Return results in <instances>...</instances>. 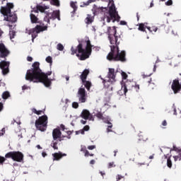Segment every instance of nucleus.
Segmentation results:
<instances>
[{
    "mask_svg": "<svg viewBox=\"0 0 181 181\" xmlns=\"http://www.w3.org/2000/svg\"><path fill=\"white\" fill-rule=\"evenodd\" d=\"M121 179H124V176H122L121 175H117L116 176V181H119V180H121Z\"/></svg>",
    "mask_w": 181,
    "mask_h": 181,
    "instance_id": "41",
    "label": "nucleus"
},
{
    "mask_svg": "<svg viewBox=\"0 0 181 181\" xmlns=\"http://www.w3.org/2000/svg\"><path fill=\"white\" fill-rule=\"evenodd\" d=\"M141 139L142 141H148V137H147L146 136H145L144 137H141Z\"/></svg>",
    "mask_w": 181,
    "mask_h": 181,
    "instance_id": "56",
    "label": "nucleus"
},
{
    "mask_svg": "<svg viewBox=\"0 0 181 181\" xmlns=\"http://www.w3.org/2000/svg\"><path fill=\"white\" fill-rule=\"evenodd\" d=\"M42 156L43 158H46V156H47V153H46V152H42Z\"/></svg>",
    "mask_w": 181,
    "mask_h": 181,
    "instance_id": "58",
    "label": "nucleus"
},
{
    "mask_svg": "<svg viewBox=\"0 0 181 181\" xmlns=\"http://www.w3.org/2000/svg\"><path fill=\"white\" fill-rule=\"evenodd\" d=\"M11 52L8 51L4 43H0V57L1 59H5V57H8Z\"/></svg>",
    "mask_w": 181,
    "mask_h": 181,
    "instance_id": "12",
    "label": "nucleus"
},
{
    "mask_svg": "<svg viewBox=\"0 0 181 181\" xmlns=\"http://www.w3.org/2000/svg\"><path fill=\"white\" fill-rule=\"evenodd\" d=\"M81 117L83 119H89V121H94V117L90 113V111L83 110L81 114Z\"/></svg>",
    "mask_w": 181,
    "mask_h": 181,
    "instance_id": "14",
    "label": "nucleus"
},
{
    "mask_svg": "<svg viewBox=\"0 0 181 181\" xmlns=\"http://www.w3.org/2000/svg\"><path fill=\"white\" fill-rule=\"evenodd\" d=\"M4 134H5V129H2L1 132H0V136H2V135H4Z\"/></svg>",
    "mask_w": 181,
    "mask_h": 181,
    "instance_id": "52",
    "label": "nucleus"
},
{
    "mask_svg": "<svg viewBox=\"0 0 181 181\" xmlns=\"http://www.w3.org/2000/svg\"><path fill=\"white\" fill-rule=\"evenodd\" d=\"M172 160L170 159V157H168L167 158V166L168 168H169L170 169L172 168Z\"/></svg>",
    "mask_w": 181,
    "mask_h": 181,
    "instance_id": "32",
    "label": "nucleus"
},
{
    "mask_svg": "<svg viewBox=\"0 0 181 181\" xmlns=\"http://www.w3.org/2000/svg\"><path fill=\"white\" fill-rule=\"evenodd\" d=\"M107 33L108 36H117V28H115V26H113L112 28L107 27Z\"/></svg>",
    "mask_w": 181,
    "mask_h": 181,
    "instance_id": "18",
    "label": "nucleus"
},
{
    "mask_svg": "<svg viewBox=\"0 0 181 181\" xmlns=\"http://www.w3.org/2000/svg\"><path fill=\"white\" fill-rule=\"evenodd\" d=\"M84 132H85L84 129H83L78 132H76V135H78V134H81L82 135H84Z\"/></svg>",
    "mask_w": 181,
    "mask_h": 181,
    "instance_id": "42",
    "label": "nucleus"
},
{
    "mask_svg": "<svg viewBox=\"0 0 181 181\" xmlns=\"http://www.w3.org/2000/svg\"><path fill=\"white\" fill-rule=\"evenodd\" d=\"M76 4V2H71V7L74 8L72 13H76V11H77V5Z\"/></svg>",
    "mask_w": 181,
    "mask_h": 181,
    "instance_id": "29",
    "label": "nucleus"
},
{
    "mask_svg": "<svg viewBox=\"0 0 181 181\" xmlns=\"http://www.w3.org/2000/svg\"><path fill=\"white\" fill-rule=\"evenodd\" d=\"M102 121H103V122H105V124H110L111 122H110V117L107 116V117H102Z\"/></svg>",
    "mask_w": 181,
    "mask_h": 181,
    "instance_id": "30",
    "label": "nucleus"
},
{
    "mask_svg": "<svg viewBox=\"0 0 181 181\" xmlns=\"http://www.w3.org/2000/svg\"><path fill=\"white\" fill-rule=\"evenodd\" d=\"M84 153H85L84 156H86V157L90 156V152H88V150H86Z\"/></svg>",
    "mask_w": 181,
    "mask_h": 181,
    "instance_id": "50",
    "label": "nucleus"
},
{
    "mask_svg": "<svg viewBox=\"0 0 181 181\" xmlns=\"http://www.w3.org/2000/svg\"><path fill=\"white\" fill-rule=\"evenodd\" d=\"M77 97L81 103H86L87 100V93L86 92V88H83V86L78 89Z\"/></svg>",
    "mask_w": 181,
    "mask_h": 181,
    "instance_id": "9",
    "label": "nucleus"
},
{
    "mask_svg": "<svg viewBox=\"0 0 181 181\" xmlns=\"http://www.w3.org/2000/svg\"><path fill=\"white\" fill-rule=\"evenodd\" d=\"M27 60L28 62H32L33 60V58L32 57H28Z\"/></svg>",
    "mask_w": 181,
    "mask_h": 181,
    "instance_id": "55",
    "label": "nucleus"
},
{
    "mask_svg": "<svg viewBox=\"0 0 181 181\" xmlns=\"http://www.w3.org/2000/svg\"><path fill=\"white\" fill-rule=\"evenodd\" d=\"M72 107H73V108H75V109L78 108V103L74 102V103H72Z\"/></svg>",
    "mask_w": 181,
    "mask_h": 181,
    "instance_id": "40",
    "label": "nucleus"
},
{
    "mask_svg": "<svg viewBox=\"0 0 181 181\" xmlns=\"http://www.w3.org/2000/svg\"><path fill=\"white\" fill-rule=\"evenodd\" d=\"M9 35L10 39H13V37H15V36L16 35V32H15L14 30H11L9 32Z\"/></svg>",
    "mask_w": 181,
    "mask_h": 181,
    "instance_id": "37",
    "label": "nucleus"
},
{
    "mask_svg": "<svg viewBox=\"0 0 181 181\" xmlns=\"http://www.w3.org/2000/svg\"><path fill=\"white\" fill-rule=\"evenodd\" d=\"M37 11L43 13V12H45L46 9H49V7H47V6L37 5Z\"/></svg>",
    "mask_w": 181,
    "mask_h": 181,
    "instance_id": "24",
    "label": "nucleus"
},
{
    "mask_svg": "<svg viewBox=\"0 0 181 181\" xmlns=\"http://www.w3.org/2000/svg\"><path fill=\"white\" fill-rule=\"evenodd\" d=\"M134 88L136 90V91H139V85L138 84H136L135 86H134Z\"/></svg>",
    "mask_w": 181,
    "mask_h": 181,
    "instance_id": "51",
    "label": "nucleus"
},
{
    "mask_svg": "<svg viewBox=\"0 0 181 181\" xmlns=\"http://www.w3.org/2000/svg\"><path fill=\"white\" fill-rule=\"evenodd\" d=\"M173 1L172 0H168L167 2H165V5L167 6H170V5H173Z\"/></svg>",
    "mask_w": 181,
    "mask_h": 181,
    "instance_id": "45",
    "label": "nucleus"
},
{
    "mask_svg": "<svg viewBox=\"0 0 181 181\" xmlns=\"http://www.w3.org/2000/svg\"><path fill=\"white\" fill-rule=\"evenodd\" d=\"M45 60L47 63H49V64H52V63H53V58H52V57L50 56H48Z\"/></svg>",
    "mask_w": 181,
    "mask_h": 181,
    "instance_id": "38",
    "label": "nucleus"
},
{
    "mask_svg": "<svg viewBox=\"0 0 181 181\" xmlns=\"http://www.w3.org/2000/svg\"><path fill=\"white\" fill-rule=\"evenodd\" d=\"M107 77L109 79L107 80V83H110V84H112L113 83H115V69L112 68H109V71L107 73Z\"/></svg>",
    "mask_w": 181,
    "mask_h": 181,
    "instance_id": "13",
    "label": "nucleus"
},
{
    "mask_svg": "<svg viewBox=\"0 0 181 181\" xmlns=\"http://www.w3.org/2000/svg\"><path fill=\"white\" fill-rule=\"evenodd\" d=\"M107 132H112V129L110 128H107Z\"/></svg>",
    "mask_w": 181,
    "mask_h": 181,
    "instance_id": "63",
    "label": "nucleus"
},
{
    "mask_svg": "<svg viewBox=\"0 0 181 181\" xmlns=\"http://www.w3.org/2000/svg\"><path fill=\"white\" fill-rule=\"evenodd\" d=\"M86 151H87V147H86L85 146H82L81 148V152H83V153H85Z\"/></svg>",
    "mask_w": 181,
    "mask_h": 181,
    "instance_id": "47",
    "label": "nucleus"
},
{
    "mask_svg": "<svg viewBox=\"0 0 181 181\" xmlns=\"http://www.w3.org/2000/svg\"><path fill=\"white\" fill-rule=\"evenodd\" d=\"M6 160V158H5V157L0 156V163L1 165H3L4 162H5Z\"/></svg>",
    "mask_w": 181,
    "mask_h": 181,
    "instance_id": "43",
    "label": "nucleus"
},
{
    "mask_svg": "<svg viewBox=\"0 0 181 181\" xmlns=\"http://www.w3.org/2000/svg\"><path fill=\"white\" fill-rule=\"evenodd\" d=\"M171 90H173L174 94H178L181 91V86L180 81H179V78H175L173 81L171 85Z\"/></svg>",
    "mask_w": 181,
    "mask_h": 181,
    "instance_id": "10",
    "label": "nucleus"
},
{
    "mask_svg": "<svg viewBox=\"0 0 181 181\" xmlns=\"http://www.w3.org/2000/svg\"><path fill=\"white\" fill-rule=\"evenodd\" d=\"M11 97V93L8 91H5L2 94V99L3 100H8Z\"/></svg>",
    "mask_w": 181,
    "mask_h": 181,
    "instance_id": "25",
    "label": "nucleus"
},
{
    "mask_svg": "<svg viewBox=\"0 0 181 181\" xmlns=\"http://www.w3.org/2000/svg\"><path fill=\"white\" fill-rule=\"evenodd\" d=\"M108 5H111L109 7V10L107 7H98L96 5H93L92 11L94 15H100H100H105V18H106L107 23H110L111 21H113V22H115V21H119L121 17L118 15V11H117L114 1L109 0Z\"/></svg>",
    "mask_w": 181,
    "mask_h": 181,
    "instance_id": "3",
    "label": "nucleus"
},
{
    "mask_svg": "<svg viewBox=\"0 0 181 181\" xmlns=\"http://www.w3.org/2000/svg\"><path fill=\"white\" fill-rule=\"evenodd\" d=\"M67 155L66 153H55L52 154V156L54 157L53 160H59V159H62L63 156H66Z\"/></svg>",
    "mask_w": 181,
    "mask_h": 181,
    "instance_id": "20",
    "label": "nucleus"
},
{
    "mask_svg": "<svg viewBox=\"0 0 181 181\" xmlns=\"http://www.w3.org/2000/svg\"><path fill=\"white\" fill-rule=\"evenodd\" d=\"M82 84L84 85V87L88 90V91H90V88H91L92 86L91 82L89 81H82Z\"/></svg>",
    "mask_w": 181,
    "mask_h": 181,
    "instance_id": "22",
    "label": "nucleus"
},
{
    "mask_svg": "<svg viewBox=\"0 0 181 181\" xmlns=\"http://www.w3.org/2000/svg\"><path fill=\"white\" fill-rule=\"evenodd\" d=\"M177 153L180 157V159H181V148L178 150Z\"/></svg>",
    "mask_w": 181,
    "mask_h": 181,
    "instance_id": "59",
    "label": "nucleus"
},
{
    "mask_svg": "<svg viewBox=\"0 0 181 181\" xmlns=\"http://www.w3.org/2000/svg\"><path fill=\"white\" fill-rule=\"evenodd\" d=\"M92 2H95V0H88V1L83 4V5H81V8H84V6H88L90 4H92Z\"/></svg>",
    "mask_w": 181,
    "mask_h": 181,
    "instance_id": "28",
    "label": "nucleus"
},
{
    "mask_svg": "<svg viewBox=\"0 0 181 181\" xmlns=\"http://www.w3.org/2000/svg\"><path fill=\"white\" fill-rule=\"evenodd\" d=\"M15 5L13 3H7L6 6H1L0 8V13L4 16V21L6 22H11L15 23L18 21L16 13H12L11 9H13Z\"/></svg>",
    "mask_w": 181,
    "mask_h": 181,
    "instance_id": "6",
    "label": "nucleus"
},
{
    "mask_svg": "<svg viewBox=\"0 0 181 181\" xmlns=\"http://www.w3.org/2000/svg\"><path fill=\"white\" fill-rule=\"evenodd\" d=\"M95 160H91L90 161V165H95Z\"/></svg>",
    "mask_w": 181,
    "mask_h": 181,
    "instance_id": "60",
    "label": "nucleus"
},
{
    "mask_svg": "<svg viewBox=\"0 0 181 181\" xmlns=\"http://www.w3.org/2000/svg\"><path fill=\"white\" fill-rule=\"evenodd\" d=\"M57 50H59V52H63V50H64V46H63L62 43H59L57 45Z\"/></svg>",
    "mask_w": 181,
    "mask_h": 181,
    "instance_id": "34",
    "label": "nucleus"
},
{
    "mask_svg": "<svg viewBox=\"0 0 181 181\" xmlns=\"http://www.w3.org/2000/svg\"><path fill=\"white\" fill-rule=\"evenodd\" d=\"M146 25H148V23H141L139 24V30H140L141 32H145L146 28H148V26H146Z\"/></svg>",
    "mask_w": 181,
    "mask_h": 181,
    "instance_id": "21",
    "label": "nucleus"
},
{
    "mask_svg": "<svg viewBox=\"0 0 181 181\" xmlns=\"http://www.w3.org/2000/svg\"><path fill=\"white\" fill-rule=\"evenodd\" d=\"M132 87H134L132 82L122 83V89L118 91V94H121V91H123V94L127 95V93H128Z\"/></svg>",
    "mask_w": 181,
    "mask_h": 181,
    "instance_id": "11",
    "label": "nucleus"
},
{
    "mask_svg": "<svg viewBox=\"0 0 181 181\" xmlns=\"http://www.w3.org/2000/svg\"><path fill=\"white\" fill-rule=\"evenodd\" d=\"M57 141H52V144H51V146L52 148H53V149H59V147L57 146Z\"/></svg>",
    "mask_w": 181,
    "mask_h": 181,
    "instance_id": "31",
    "label": "nucleus"
},
{
    "mask_svg": "<svg viewBox=\"0 0 181 181\" xmlns=\"http://www.w3.org/2000/svg\"><path fill=\"white\" fill-rule=\"evenodd\" d=\"M120 25H127V22L124 21H120Z\"/></svg>",
    "mask_w": 181,
    "mask_h": 181,
    "instance_id": "57",
    "label": "nucleus"
},
{
    "mask_svg": "<svg viewBox=\"0 0 181 181\" xmlns=\"http://www.w3.org/2000/svg\"><path fill=\"white\" fill-rule=\"evenodd\" d=\"M50 4L54 6H60V1L59 0H51Z\"/></svg>",
    "mask_w": 181,
    "mask_h": 181,
    "instance_id": "27",
    "label": "nucleus"
},
{
    "mask_svg": "<svg viewBox=\"0 0 181 181\" xmlns=\"http://www.w3.org/2000/svg\"><path fill=\"white\" fill-rule=\"evenodd\" d=\"M83 130L86 131H89L90 130V126L88 125H86L84 127H83Z\"/></svg>",
    "mask_w": 181,
    "mask_h": 181,
    "instance_id": "49",
    "label": "nucleus"
},
{
    "mask_svg": "<svg viewBox=\"0 0 181 181\" xmlns=\"http://www.w3.org/2000/svg\"><path fill=\"white\" fill-rule=\"evenodd\" d=\"M111 168H115V165L114 164V162L109 163L108 168L111 169Z\"/></svg>",
    "mask_w": 181,
    "mask_h": 181,
    "instance_id": "44",
    "label": "nucleus"
},
{
    "mask_svg": "<svg viewBox=\"0 0 181 181\" xmlns=\"http://www.w3.org/2000/svg\"><path fill=\"white\" fill-rule=\"evenodd\" d=\"M95 117L98 118V119H103L104 115L101 112H98V113L95 114Z\"/></svg>",
    "mask_w": 181,
    "mask_h": 181,
    "instance_id": "36",
    "label": "nucleus"
},
{
    "mask_svg": "<svg viewBox=\"0 0 181 181\" xmlns=\"http://www.w3.org/2000/svg\"><path fill=\"white\" fill-rule=\"evenodd\" d=\"M0 69H1L4 76L8 74V73H9V63L5 61L0 62Z\"/></svg>",
    "mask_w": 181,
    "mask_h": 181,
    "instance_id": "15",
    "label": "nucleus"
},
{
    "mask_svg": "<svg viewBox=\"0 0 181 181\" xmlns=\"http://www.w3.org/2000/svg\"><path fill=\"white\" fill-rule=\"evenodd\" d=\"M106 83H107V80L103 79V83L104 84L105 87H107V85H105Z\"/></svg>",
    "mask_w": 181,
    "mask_h": 181,
    "instance_id": "62",
    "label": "nucleus"
},
{
    "mask_svg": "<svg viewBox=\"0 0 181 181\" xmlns=\"http://www.w3.org/2000/svg\"><path fill=\"white\" fill-rule=\"evenodd\" d=\"M30 18L32 23H40V25H37L35 28L28 30V35H31L33 40L37 37V35H39L40 32L47 30V25H45V23H42V21H39V18L33 13L30 15Z\"/></svg>",
    "mask_w": 181,
    "mask_h": 181,
    "instance_id": "5",
    "label": "nucleus"
},
{
    "mask_svg": "<svg viewBox=\"0 0 181 181\" xmlns=\"http://www.w3.org/2000/svg\"><path fill=\"white\" fill-rule=\"evenodd\" d=\"M121 74L123 80H127V78H128V74H127V73L122 71Z\"/></svg>",
    "mask_w": 181,
    "mask_h": 181,
    "instance_id": "39",
    "label": "nucleus"
},
{
    "mask_svg": "<svg viewBox=\"0 0 181 181\" xmlns=\"http://www.w3.org/2000/svg\"><path fill=\"white\" fill-rule=\"evenodd\" d=\"M32 69L27 71L25 80L27 81H33V83H42L46 87L52 86V80L48 76H52V71H48L46 74L40 69V63L35 62L32 65Z\"/></svg>",
    "mask_w": 181,
    "mask_h": 181,
    "instance_id": "1",
    "label": "nucleus"
},
{
    "mask_svg": "<svg viewBox=\"0 0 181 181\" xmlns=\"http://www.w3.org/2000/svg\"><path fill=\"white\" fill-rule=\"evenodd\" d=\"M81 122L83 124V125H86V124H87V121L81 119Z\"/></svg>",
    "mask_w": 181,
    "mask_h": 181,
    "instance_id": "61",
    "label": "nucleus"
},
{
    "mask_svg": "<svg viewBox=\"0 0 181 181\" xmlns=\"http://www.w3.org/2000/svg\"><path fill=\"white\" fill-rule=\"evenodd\" d=\"M50 13H47L46 16L44 18V21L47 22V23H50Z\"/></svg>",
    "mask_w": 181,
    "mask_h": 181,
    "instance_id": "33",
    "label": "nucleus"
},
{
    "mask_svg": "<svg viewBox=\"0 0 181 181\" xmlns=\"http://www.w3.org/2000/svg\"><path fill=\"white\" fill-rule=\"evenodd\" d=\"M90 74V70L88 69H84L82 74L80 76V78L81 81H84L87 80V76Z\"/></svg>",
    "mask_w": 181,
    "mask_h": 181,
    "instance_id": "19",
    "label": "nucleus"
},
{
    "mask_svg": "<svg viewBox=\"0 0 181 181\" xmlns=\"http://www.w3.org/2000/svg\"><path fill=\"white\" fill-rule=\"evenodd\" d=\"M85 22L87 25H90V23H93V22H94V19L93 18V16H91V15L88 14L87 17L85 19Z\"/></svg>",
    "mask_w": 181,
    "mask_h": 181,
    "instance_id": "23",
    "label": "nucleus"
},
{
    "mask_svg": "<svg viewBox=\"0 0 181 181\" xmlns=\"http://www.w3.org/2000/svg\"><path fill=\"white\" fill-rule=\"evenodd\" d=\"M162 125H163V127H166V125H168V122H166V120H164V121L162 122Z\"/></svg>",
    "mask_w": 181,
    "mask_h": 181,
    "instance_id": "53",
    "label": "nucleus"
},
{
    "mask_svg": "<svg viewBox=\"0 0 181 181\" xmlns=\"http://www.w3.org/2000/svg\"><path fill=\"white\" fill-rule=\"evenodd\" d=\"M93 46L91 45V41L88 40L86 41V49L83 48V44L79 43L76 48L71 47V54H76V57L79 58V60H86L90 56H91V52H93Z\"/></svg>",
    "mask_w": 181,
    "mask_h": 181,
    "instance_id": "4",
    "label": "nucleus"
},
{
    "mask_svg": "<svg viewBox=\"0 0 181 181\" xmlns=\"http://www.w3.org/2000/svg\"><path fill=\"white\" fill-rule=\"evenodd\" d=\"M35 127L38 131L45 132L47 129V116L42 115L35 121Z\"/></svg>",
    "mask_w": 181,
    "mask_h": 181,
    "instance_id": "7",
    "label": "nucleus"
},
{
    "mask_svg": "<svg viewBox=\"0 0 181 181\" xmlns=\"http://www.w3.org/2000/svg\"><path fill=\"white\" fill-rule=\"evenodd\" d=\"M49 19L52 21L58 19L60 21V11H54L52 13H49Z\"/></svg>",
    "mask_w": 181,
    "mask_h": 181,
    "instance_id": "17",
    "label": "nucleus"
},
{
    "mask_svg": "<svg viewBox=\"0 0 181 181\" xmlns=\"http://www.w3.org/2000/svg\"><path fill=\"white\" fill-rule=\"evenodd\" d=\"M52 137L54 141H57L59 138H62V132L59 129H54L52 132Z\"/></svg>",
    "mask_w": 181,
    "mask_h": 181,
    "instance_id": "16",
    "label": "nucleus"
},
{
    "mask_svg": "<svg viewBox=\"0 0 181 181\" xmlns=\"http://www.w3.org/2000/svg\"><path fill=\"white\" fill-rule=\"evenodd\" d=\"M107 128H112V123H111V124H108V126H107Z\"/></svg>",
    "mask_w": 181,
    "mask_h": 181,
    "instance_id": "64",
    "label": "nucleus"
},
{
    "mask_svg": "<svg viewBox=\"0 0 181 181\" xmlns=\"http://www.w3.org/2000/svg\"><path fill=\"white\" fill-rule=\"evenodd\" d=\"M5 158L12 159L14 162H23V153L21 151H10L5 155Z\"/></svg>",
    "mask_w": 181,
    "mask_h": 181,
    "instance_id": "8",
    "label": "nucleus"
},
{
    "mask_svg": "<svg viewBox=\"0 0 181 181\" xmlns=\"http://www.w3.org/2000/svg\"><path fill=\"white\" fill-rule=\"evenodd\" d=\"M173 158L175 162H177V160H181L180 157L179 156H174Z\"/></svg>",
    "mask_w": 181,
    "mask_h": 181,
    "instance_id": "46",
    "label": "nucleus"
},
{
    "mask_svg": "<svg viewBox=\"0 0 181 181\" xmlns=\"http://www.w3.org/2000/svg\"><path fill=\"white\" fill-rule=\"evenodd\" d=\"M88 149H89V151H93V149H95V145L88 146Z\"/></svg>",
    "mask_w": 181,
    "mask_h": 181,
    "instance_id": "48",
    "label": "nucleus"
},
{
    "mask_svg": "<svg viewBox=\"0 0 181 181\" xmlns=\"http://www.w3.org/2000/svg\"><path fill=\"white\" fill-rule=\"evenodd\" d=\"M108 39L111 45L110 46V52L107 56V60L110 62H127V53L125 51H121L119 52V42H118V35H110L108 36Z\"/></svg>",
    "mask_w": 181,
    "mask_h": 181,
    "instance_id": "2",
    "label": "nucleus"
},
{
    "mask_svg": "<svg viewBox=\"0 0 181 181\" xmlns=\"http://www.w3.org/2000/svg\"><path fill=\"white\" fill-rule=\"evenodd\" d=\"M146 29H148V30H149V32L151 33H152V32H157L158 31V27H156V26L146 27Z\"/></svg>",
    "mask_w": 181,
    "mask_h": 181,
    "instance_id": "26",
    "label": "nucleus"
},
{
    "mask_svg": "<svg viewBox=\"0 0 181 181\" xmlns=\"http://www.w3.org/2000/svg\"><path fill=\"white\" fill-rule=\"evenodd\" d=\"M2 110H4V104H2V103L0 102V112L1 111H2Z\"/></svg>",
    "mask_w": 181,
    "mask_h": 181,
    "instance_id": "54",
    "label": "nucleus"
},
{
    "mask_svg": "<svg viewBox=\"0 0 181 181\" xmlns=\"http://www.w3.org/2000/svg\"><path fill=\"white\" fill-rule=\"evenodd\" d=\"M33 112L34 114H36L37 115H42V112H43L42 110H37L35 108L32 109Z\"/></svg>",
    "mask_w": 181,
    "mask_h": 181,
    "instance_id": "35",
    "label": "nucleus"
}]
</instances>
